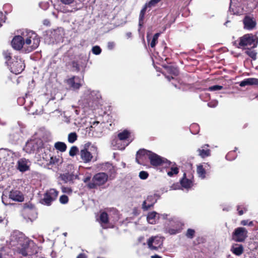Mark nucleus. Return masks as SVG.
<instances>
[{
  "label": "nucleus",
  "instance_id": "1",
  "mask_svg": "<svg viewBox=\"0 0 258 258\" xmlns=\"http://www.w3.org/2000/svg\"><path fill=\"white\" fill-rule=\"evenodd\" d=\"M145 158L149 159L151 164L153 166H164L165 164H170L169 161L166 159L151 151L142 149L137 153L136 161L139 164H142V160Z\"/></svg>",
  "mask_w": 258,
  "mask_h": 258
},
{
  "label": "nucleus",
  "instance_id": "2",
  "mask_svg": "<svg viewBox=\"0 0 258 258\" xmlns=\"http://www.w3.org/2000/svg\"><path fill=\"white\" fill-rule=\"evenodd\" d=\"M24 38L25 47L28 52H31L36 49L40 43V38L34 31L30 30H24L21 33Z\"/></svg>",
  "mask_w": 258,
  "mask_h": 258
},
{
  "label": "nucleus",
  "instance_id": "3",
  "mask_svg": "<svg viewBox=\"0 0 258 258\" xmlns=\"http://www.w3.org/2000/svg\"><path fill=\"white\" fill-rule=\"evenodd\" d=\"M97 147L90 143H86L84 148L80 151L79 155L81 160L85 163L91 162L93 159L96 160L98 156Z\"/></svg>",
  "mask_w": 258,
  "mask_h": 258
},
{
  "label": "nucleus",
  "instance_id": "4",
  "mask_svg": "<svg viewBox=\"0 0 258 258\" xmlns=\"http://www.w3.org/2000/svg\"><path fill=\"white\" fill-rule=\"evenodd\" d=\"M101 98V96L99 91L87 89L84 91L80 102L84 105L85 107L88 106L92 107L94 104H96Z\"/></svg>",
  "mask_w": 258,
  "mask_h": 258
},
{
  "label": "nucleus",
  "instance_id": "5",
  "mask_svg": "<svg viewBox=\"0 0 258 258\" xmlns=\"http://www.w3.org/2000/svg\"><path fill=\"white\" fill-rule=\"evenodd\" d=\"M17 157V154L13 151L7 149L0 150V163L3 169L9 170L13 167L14 164V158Z\"/></svg>",
  "mask_w": 258,
  "mask_h": 258
},
{
  "label": "nucleus",
  "instance_id": "6",
  "mask_svg": "<svg viewBox=\"0 0 258 258\" xmlns=\"http://www.w3.org/2000/svg\"><path fill=\"white\" fill-rule=\"evenodd\" d=\"M258 43V38L252 34H247L240 38L238 47L243 49L254 48Z\"/></svg>",
  "mask_w": 258,
  "mask_h": 258
},
{
  "label": "nucleus",
  "instance_id": "7",
  "mask_svg": "<svg viewBox=\"0 0 258 258\" xmlns=\"http://www.w3.org/2000/svg\"><path fill=\"white\" fill-rule=\"evenodd\" d=\"M108 175L104 172H100L94 175L91 182L87 186L90 189L96 188L98 186L104 185L108 180Z\"/></svg>",
  "mask_w": 258,
  "mask_h": 258
},
{
  "label": "nucleus",
  "instance_id": "8",
  "mask_svg": "<svg viewBox=\"0 0 258 258\" xmlns=\"http://www.w3.org/2000/svg\"><path fill=\"white\" fill-rule=\"evenodd\" d=\"M8 66L11 72L16 75L20 74L25 67L24 60L19 56H15Z\"/></svg>",
  "mask_w": 258,
  "mask_h": 258
},
{
  "label": "nucleus",
  "instance_id": "9",
  "mask_svg": "<svg viewBox=\"0 0 258 258\" xmlns=\"http://www.w3.org/2000/svg\"><path fill=\"white\" fill-rule=\"evenodd\" d=\"M22 215L25 219L33 221L37 217V212L34 206L30 203L24 204Z\"/></svg>",
  "mask_w": 258,
  "mask_h": 258
},
{
  "label": "nucleus",
  "instance_id": "10",
  "mask_svg": "<svg viewBox=\"0 0 258 258\" xmlns=\"http://www.w3.org/2000/svg\"><path fill=\"white\" fill-rule=\"evenodd\" d=\"M12 200L14 201L22 202L24 200V197L22 193L18 190H12L9 194V198L5 196L4 194L2 197V202L5 205H8L10 203H8L9 200Z\"/></svg>",
  "mask_w": 258,
  "mask_h": 258
},
{
  "label": "nucleus",
  "instance_id": "11",
  "mask_svg": "<svg viewBox=\"0 0 258 258\" xmlns=\"http://www.w3.org/2000/svg\"><path fill=\"white\" fill-rule=\"evenodd\" d=\"M247 237V230L244 227H238L236 228L232 234V239L238 242L245 241Z\"/></svg>",
  "mask_w": 258,
  "mask_h": 258
},
{
  "label": "nucleus",
  "instance_id": "12",
  "mask_svg": "<svg viewBox=\"0 0 258 258\" xmlns=\"http://www.w3.org/2000/svg\"><path fill=\"white\" fill-rule=\"evenodd\" d=\"M58 192L54 188L48 190L44 194L41 203L46 206H50L58 196Z\"/></svg>",
  "mask_w": 258,
  "mask_h": 258
},
{
  "label": "nucleus",
  "instance_id": "13",
  "mask_svg": "<svg viewBox=\"0 0 258 258\" xmlns=\"http://www.w3.org/2000/svg\"><path fill=\"white\" fill-rule=\"evenodd\" d=\"M163 238L159 236H152L147 241L149 248L151 250H157L161 248L163 244Z\"/></svg>",
  "mask_w": 258,
  "mask_h": 258
},
{
  "label": "nucleus",
  "instance_id": "14",
  "mask_svg": "<svg viewBox=\"0 0 258 258\" xmlns=\"http://www.w3.org/2000/svg\"><path fill=\"white\" fill-rule=\"evenodd\" d=\"M97 167L100 170L107 172L110 179L115 178L116 169L112 164L109 162L100 163L98 164Z\"/></svg>",
  "mask_w": 258,
  "mask_h": 258
},
{
  "label": "nucleus",
  "instance_id": "15",
  "mask_svg": "<svg viewBox=\"0 0 258 258\" xmlns=\"http://www.w3.org/2000/svg\"><path fill=\"white\" fill-rule=\"evenodd\" d=\"M24 238L22 237V235L21 236L19 237V239L18 240V245H20L21 246V248H19V252L21 253L23 256H26L28 254H31V253H29V245L30 244H28V240H25V241H24Z\"/></svg>",
  "mask_w": 258,
  "mask_h": 258
},
{
  "label": "nucleus",
  "instance_id": "16",
  "mask_svg": "<svg viewBox=\"0 0 258 258\" xmlns=\"http://www.w3.org/2000/svg\"><path fill=\"white\" fill-rule=\"evenodd\" d=\"M40 146L38 144V141L36 140H32L28 141L23 150L27 153L31 154L34 153L36 150L39 149Z\"/></svg>",
  "mask_w": 258,
  "mask_h": 258
},
{
  "label": "nucleus",
  "instance_id": "17",
  "mask_svg": "<svg viewBox=\"0 0 258 258\" xmlns=\"http://www.w3.org/2000/svg\"><path fill=\"white\" fill-rule=\"evenodd\" d=\"M243 23L245 29L251 31L255 28L256 21L255 19L252 16H246L243 20Z\"/></svg>",
  "mask_w": 258,
  "mask_h": 258
},
{
  "label": "nucleus",
  "instance_id": "18",
  "mask_svg": "<svg viewBox=\"0 0 258 258\" xmlns=\"http://www.w3.org/2000/svg\"><path fill=\"white\" fill-rule=\"evenodd\" d=\"M12 46L16 50H20L25 47L24 38L21 35L15 36L12 40Z\"/></svg>",
  "mask_w": 258,
  "mask_h": 258
},
{
  "label": "nucleus",
  "instance_id": "19",
  "mask_svg": "<svg viewBox=\"0 0 258 258\" xmlns=\"http://www.w3.org/2000/svg\"><path fill=\"white\" fill-rule=\"evenodd\" d=\"M210 168L208 163H204L197 165V172L200 178L203 179L206 178V171Z\"/></svg>",
  "mask_w": 258,
  "mask_h": 258
},
{
  "label": "nucleus",
  "instance_id": "20",
  "mask_svg": "<svg viewBox=\"0 0 258 258\" xmlns=\"http://www.w3.org/2000/svg\"><path fill=\"white\" fill-rule=\"evenodd\" d=\"M67 84L73 90L79 89L81 86V79L76 76H74L67 80Z\"/></svg>",
  "mask_w": 258,
  "mask_h": 258
},
{
  "label": "nucleus",
  "instance_id": "21",
  "mask_svg": "<svg viewBox=\"0 0 258 258\" xmlns=\"http://www.w3.org/2000/svg\"><path fill=\"white\" fill-rule=\"evenodd\" d=\"M30 162L25 158H21L17 161V169L21 172H25L29 169Z\"/></svg>",
  "mask_w": 258,
  "mask_h": 258
},
{
  "label": "nucleus",
  "instance_id": "22",
  "mask_svg": "<svg viewBox=\"0 0 258 258\" xmlns=\"http://www.w3.org/2000/svg\"><path fill=\"white\" fill-rule=\"evenodd\" d=\"M209 146L208 144H205L202 146L201 148L197 150L199 156L202 158H205L206 157L211 156V150L208 149Z\"/></svg>",
  "mask_w": 258,
  "mask_h": 258
},
{
  "label": "nucleus",
  "instance_id": "23",
  "mask_svg": "<svg viewBox=\"0 0 258 258\" xmlns=\"http://www.w3.org/2000/svg\"><path fill=\"white\" fill-rule=\"evenodd\" d=\"M170 164H165L164 166L169 168V169L167 171V175L172 177L174 175H176L179 172V169L174 163H172L169 161Z\"/></svg>",
  "mask_w": 258,
  "mask_h": 258
},
{
  "label": "nucleus",
  "instance_id": "24",
  "mask_svg": "<svg viewBox=\"0 0 258 258\" xmlns=\"http://www.w3.org/2000/svg\"><path fill=\"white\" fill-rule=\"evenodd\" d=\"M112 145L114 149L123 150L126 146L128 145V143L127 141H122L120 139L117 138L114 139L112 141Z\"/></svg>",
  "mask_w": 258,
  "mask_h": 258
},
{
  "label": "nucleus",
  "instance_id": "25",
  "mask_svg": "<svg viewBox=\"0 0 258 258\" xmlns=\"http://www.w3.org/2000/svg\"><path fill=\"white\" fill-rule=\"evenodd\" d=\"M230 250L234 254L240 256L244 251V247L241 244L233 243L231 246Z\"/></svg>",
  "mask_w": 258,
  "mask_h": 258
},
{
  "label": "nucleus",
  "instance_id": "26",
  "mask_svg": "<svg viewBox=\"0 0 258 258\" xmlns=\"http://www.w3.org/2000/svg\"><path fill=\"white\" fill-rule=\"evenodd\" d=\"M156 202V200H154V197L153 196L148 197L146 200L144 201L142 208L144 210H147Z\"/></svg>",
  "mask_w": 258,
  "mask_h": 258
},
{
  "label": "nucleus",
  "instance_id": "27",
  "mask_svg": "<svg viewBox=\"0 0 258 258\" xmlns=\"http://www.w3.org/2000/svg\"><path fill=\"white\" fill-rule=\"evenodd\" d=\"M160 218L159 214L156 212H151L148 213L147 217V221L151 224H155L158 219Z\"/></svg>",
  "mask_w": 258,
  "mask_h": 258
},
{
  "label": "nucleus",
  "instance_id": "28",
  "mask_svg": "<svg viewBox=\"0 0 258 258\" xmlns=\"http://www.w3.org/2000/svg\"><path fill=\"white\" fill-rule=\"evenodd\" d=\"M258 79L255 78H247L240 83V86L244 87L247 85H257Z\"/></svg>",
  "mask_w": 258,
  "mask_h": 258
},
{
  "label": "nucleus",
  "instance_id": "29",
  "mask_svg": "<svg viewBox=\"0 0 258 258\" xmlns=\"http://www.w3.org/2000/svg\"><path fill=\"white\" fill-rule=\"evenodd\" d=\"M180 183L183 187L186 189L190 188L192 185V181L186 178V174L185 173L183 174V178L180 180Z\"/></svg>",
  "mask_w": 258,
  "mask_h": 258
},
{
  "label": "nucleus",
  "instance_id": "30",
  "mask_svg": "<svg viewBox=\"0 0 258 258\" xmlns=\"http://www.w3.org/2000/svg\"><path fill=\"white\" fill-rule=\"evenodd\" d=\"M54 147L55 149L60 152H64L67 149V146L63 142H57L55 143Z\"/></svg>",
  "mask_w": 258,
  "mask_h": 258
},
{
  "label": "nucleus",
  "instance_id": "31",
  "mask_svg": "<svg viewBox=\"0 0 258 258\" xmlns=\"http://www.w3.org/2000/svg\"><path fill=\"white\" fill-rule=\"evenodd\" d=\"M129 135L130 133L127 131L124 130L118 134V139L122 141H126V140L128 138Z\"/></svg>",
  "mask_w": 258,
  "mask_h": 258
},
{
  "label": "nucleus",
  "instance_id": "32",
  "mask_svg": "<svg viewBox=\"0 0 258 258\" xmlns=\"http://www.w3.org/2000/svg\"><path fill=\"white\" fill-rule=\"evenodd\" d=\"M3 55L6 60V63L8 65L10 63V62H12L13 60L11 53L8 51H4L3 52Z\"/></svg>",
  "mask_w": 258,
  "mask_h": 258
},
{
  "label": "nucleus",
  "instance_id": "33",
  "mask_svg": "<svg viewBox=\"0 0 258 258\" xmlns=\"http://www.w3.org/2000/svg\"><path fill=\"white\" fill-rule=\"evenodd\" d=\"M100 220L101 224H106L108 221V215L106 212H102L100 216Z\"/></svg>",
  "mask_w": 258,
  "mask_h": 258
},
{
  "label": "nucleus",
  "instance_id": "34",
  "mask_svg": "<svg viewBox=\"0 0 258 258\" xmlns=\"http://www.w3.org/2000/svg\"><path fill=\"white\" fill-rule=\"evenodd\" d=\"M167 72L171 75L176 76L178 74V71L177 68L172 67H167Z\"/></svg>",
  "mask_w": 258,
  "mask_h": 258
},
{
  "label": "nucleus",
  "instance_id": "35",
  "mask_svg": "<svg viewBox=\"0 0 258 258\" xmlns=\"http://www.w3.org/2000/svg\"><path fill=\"white\" fill-rule=\"evenodd\" d=\"M248 48H246V50L245 51V53H246L248 56L253 58V59H256V53L254 50H252Z\"/></svg>",
  "mask_w": 258,
  "mask_h": 258
},
{
  "label": "nucleus",
  "instance_id": "36",
  "mask_svg": "<svg viewBox=\"0 0 258 258\" xmlns=\"http://www.w3.org/2000/svg\"><path fill=\"white\" fill-rule=\"evenodd\" d=\"M77 139V135L76 133H71L68 135V141L71 143H73Z\"/></svg>",
  "mask_w": 258,
  "mask_h": 258
},
{
  "label": "nucleus",
  "instance_id": "37",
  "mask_svg": "<svg viewBox=\"0 0 258 258\" xmlns=\"http://www.w3.org/2000/svg\"><path fill=\"white\" fill-rule=\"evenodd\" d=\"M78 152V148L76 146H73L70 150L69 155L70 156L73 157L75 156Z\"/></svg>",
  "mask_w": 258,
  "mask_h": 258
},
{
  "label": "nucleus",
  "instance_id": "38",
  "mask_svg": "<svg viewBox=\"0 0 258 258\" xmlns=\"http://www.w3.org/2000/svg\"><path fill=\"white\" fill-rule=\"evenodd\" d=\"M229 11L231 12L233 14L235 15H240L242 13L241 11H239V10H234L233 8H232V0H231L230 2V6L229 8Z\"/></svg>",
  "mask_w": 258,
  "mask_h": 258
},
{
  "label": "nucleus",
  "instance_id": "39",
  "mask_svg": "<svg viewBox=\"0 0 258 258\" xmlns=\"http://www.w3.org/2000/svg\"><path fill=\"white\" fill-rule=\"evenodd\" d=\"M195 231L194 229H188L186 233V236L188 238L191 239L195 235Z\"/></svg>",
  "mask_w": 258,
  "mask_h": 258
},
{
  "label": "nucleus",
  "instance_id": "40",
  "mask_svg": "<svg viewBox=\"0 0 258 258\" xmlns=\"http://www.w3.org/2000/svg\"><path fill=\"white\" fill-rule=\"evenodd\" d=\"M92 51L95 55H99L101 52V49L98 46H95L92 47Z\"/></svg>",
  "mask_w": 258,
  "mask_h": 258
},
{
  "label": "nucleus",
  "instance_id": "41",
  "mask_svg": "<svg viewBox=\"0 0 258 258\" xmlns=\"http://www.w3.org/2000/svg\"><path fill=\"white\" fill-rule=\"evenodd\" d=\"M161 0H151L149 3H146V5L150 8L154 7L155 5L160 2Z\"/></svg>",
  "mask_w": 258,
  "mask_h": 258
},
{
  "label": "nucleus",
  "instance_id": "42",
  "mask_svg": "<svg viewBox=\"0 0 258 258\" xmlns=\"http://www.w3.org/2000/svg\"><path fill=\"white\" fill-rule=\"evenodd\" d=\"M139 177L142 179H146L148 178L149 174L147 172L142 171L139 173Z\"/></svg>",
  "mask_w": 258,
  "mask_h": 258
},
{
  "label": "nucleus",
  "instance_id": "43",
  "mask_svg": "<svg viewBox=\"0 0 258 258\" xmlns=\"http://www.w3.org/2000/svg\"><path fill=\"white\" fill-rule=\"evenodd\" d=\"M223 87L220 85H214L209 88V90L211 91H215L222 89Z\"/></svg>",
  "mask_w": 258,
  "mask_h": 258
},
{
  "label": "nucleus",
  "instance_id": "44",
  "mask_svg": "<svg viewBox=\"0 0 258 258\" xmlns=\"http://www.w3.org/2000/svg\"><path fill=\"white\" fill-rule=\"evenodd\" d=\"M59 202L62 204H67L68 202V197L66 195L60 196Z\"/></svg>",
  "mask_w": 258,
  "mask_h": 258
},
{
  "label": "nucleus",
  "instance_id": "45",
  "mask_svg": "<svg viewBox=\"0 0 258 258\" xmlns=\"http://www.w3.org/2000/svg\"><path fill=\"white\" fill-rule=\"evenodd\" d=\"M145 15L140 13L139 16V26L141 27L144 23V19Z\"/></svg>",
  "mask_w": 258,
  "mask_h": 258
},
{
  "label": "nucleus",
  "instance_id": "46",
  "mask_svg": "<svg viewBox=\"0 0 258 258\" xmlns=\"http://www.w3.org/2000/svg\"><path fill=\"white\" fill-rule=\"evenodd\" d=\"M241 224L242 225H249L251 226L253 225V223L252 221L248 222V220H242L241 221Z\"/></svg>",
  "mask_w": 258,
  "mask_h": 258
},
{
  "label": "nucleus",
  "instance_id": "47",
  "mask_svg": "<svg viewBox=\"0 0 258 258\" xmlns=\"http://www.w3.org/2000/svg\"><path fill=\"white\" fill-rule=\"evenodd\" d=\"M218 104L217 101L214 100L213 101H212L208 104V106L210 107H215L217 106Z\"/></svg>",
  "mask_w": 258,
  "mask_h": 258
},
{
  "label": "nucleus",
  "instance_id": "48",
  "mask_svg": "<svg viewBox=\"0 0 258 258\" xmlns=\"http://www.w3.org/2000/svg\"><path fill=\"white\" fill-rule=\"evenodd\" d=\"M168 232L170 234H175L179 232V230L177 229H171L170 228L168 229Z\"/></svg>",
  "mask_w": 258,
  "mask_h": 258
},
{
  "label": "nucleus",
  "instance_id": "49",
  "mask_svg": "<svg viewBox=\"0 0 258 258\" xmlns=\"http://www.w3.org/2000/svg\"><path fill=\"white\" fill-rule=\"evenodd\" d=\"M115 46V44L113 42H109L107 44V48L109 50L112 49Z\"/></svg>",
  "mask_w": 258,
  "mask_h": 258
},
{
  "label": "nucleus",
  "instance_id": "50",
  "mask_svg": "<svg viewBox=\"0 0 258 258\" xmlns=\"http://www.w3.org/2000/svg\"><path fill=\"white\" fill-rule=\"evenodd\" d=\"M157 40L153 38V39L151 42V43H150L151 47L152 48L154 47L157 43Z\"/></svg>",
  "mask_w": 258,
  "mask_h": 258
},
{
  "label": "nucleus",
  "instance_id": "51",
  "mask_svg": "<svg viewBox=\"0 0 258 258\" xmlns=\"http://www.w3.org/2000/svg\"><path fill=\"white\" fill-rule=\"evenodd\" d=\"M3 15L2 12H0V27L2 26V23L5 22V17L3 18Z\"/></svg>",
  "mask_w": 258,
  "mask_h": 258
},
{
  "label": "nucleus",
  "instance_id": "52",
  "mask_svg": "<svg viewBox=\"0 0 258 258\" xmlns=\"http://www.w3.org/2000/svg\"><path fill=\"white\" fill-rule=\"evenodd\" d=\"M244 211H243L242 210H240V206H237V211H238V213H239V215H242L244 213V212L247 211V209H246L245 208H244Z\"/></svg>",
  "mask_w": 258,
  "mask_h": 258
},
{
  "label": "nucleus",
  "instance_id": "53",
  "mask_svg": "<svg viewBox=\"0 0 258 258\" xmlns=\"http://www.w3.org/2000/svg\"><path fill=\"white\" fill-rule=\"evenodd\" d=\"M74 0H60V1L64 4L69 5L72 3Z\"/></svg>",
  "mask_w": 258,
  "mask_h": 258
},
{
  "label": "nucleus",
  "instance_id": "54",
  "mask_svg": "<svg viewBox=\"0 0 258 258\" xmlns=\"http://www.w3.org/2000/svg\"><path fill=\"white\" fill-rule=\"evenodd\" d=\"M148 8H149V7L145 4V6H144L143 8L141 10L140 13L145 15L146 11Z\"/></svg>",
  "mask_w": 258,
  "mask_h": 258
},
{
  "label": "nucleus",
  "instance_id": "55",
  "mask_svg": "<svg viewBox=\"0 0 258 258\" xmlns=\"http://www.w3.org/2000/svg\"><path fill=\"white\" fill-rule=\"evenodd\" d=\"M62 190L63 192L70 193L72 192L71 189L68 187H62Z\"/></svg>",
  "mask_w": 258,
  "mask_h": 258
},
{
  "label": "nucleus",
  "instance_id": "56",
  "mask_svg": "<svg viewBox=\"0 0 258 258\" xmlns=\"http://www.w3.org/2000/svg\"><path fill=\"white\" fill-rule=\"evenodd\" d=\"M62 120L67 123H69L70 122V117H67L66 116H63V119Z\"/></svg>",
  "mask_w": 258,
  "mask_h": 258
},
{
  "label": "nucleus",
  "instance_id": "57",
  "mask_svg": "<svg viewBox=\"0 0 258 258\" xmlns=\"http://www.w3.org/2000/svg\"><path fill=\"white\" fill-rule=\"evenodd\" d=\"M58 160L57 159H56V157H51L50 158V163H52V164H54L55 162H57V161Z\"/></svg>",
  "mask_w": 258,
  "mask_h": 258
},
{
  "label": "nucleus",
  "instance_id": "58",
  "mask_svg": "<svg viewBox=\"0 0 258 258\" xmlns=\"http://www.w3.org/2000/svg\"><path fill=\"white\" fill-rule=\"evenodd\" d=\"M179 185L177 184H173L170 187V189L172 190H176L178 188Z\"/></svg>",
  "mask_w": 258,
  "mask_h": 258
},
{
  "label": "nucleus",
  "instance_id": "59",
  "mask_svg": "<svg viewBox=\"0 0 258 258\" xmlns=\"http://www.w3.org/2000/svg\"><path fill=\"white\" fill-rule=\"evenodd\" d=\"M91 179V177L90 176H87V177H86L84 178L83 179V181L85 182V183H87L88 182H89Z\"/></svg>",
  "mask_w": 258,
  "mask_h": 258
},
{
  "label": "nucleus",
  "instance_id": "60",
  "mask_svg": "<svg viewBox=\"0 0 258 258\" xmlns=\"http://www.w3.org/2000/svg\"><path fill=\"white\" fill-rule=\"evenodd\" d=\"M77 258H86V256L84 253H80Z\"/></svg>",
  "mask_w": 258,
  "mask_h": 258
},
{
  "label": "nucleus",
  "instance_id": "61",
  "mask_svg": "<svg viewBox=\"0 0 258 258\" xmlns=\"http://www.w3.org/2000/svg\"><path fill=\"white\" fill-rule=\"evenodd\" d=\"M159 35H160V33H156V34L154 35V36H153V38H154L156 39V40H158V37H159Z\"/></svg>",
  "mask_w": 258,
  "mask_h": 258
},
{
  "label": "nucleus",
  "instance_id": "62",
  "mask_svg": "<svg viewBox=\"0 0 258 258\" xmlns=\"http://www.w3.org/2000/svg\"><path fill=\"white\" fill-rule=\"evenodd\" d=\"M5 219V215L0 216V223H2V222H3Z\"/></svg>",
  "mask_w": 258,
  "mask_h": 258
},
{
  "label": "nucleus",
  "instance_id": "63",
  "mask_svg": "<svg viewBox=\"0 0 258 258\" xmlns=\"http://www.w3.org/2000/svg\"><path fill=\"white\" fill-rule=\"evenodd\" d=\"M165 77L167 78V79L168 80V81H170L171 79H174V77L173 76H166Z\"/></svg>",
  "mask_w": 258,
  "mask_h": 258
},
{
  "label": "nucleus",
  "instance_id": "64",
  "mask_svg": "<svg viewBox=\"0 0 258 258\" xmlns=\"http://www.w3.org/2000/svg\"><path fill=\"white\" fill-rule=\"evenodd\" d=\"M151 258H162L160 256L155 254L154 255L151 256Z\"/></svg>",
  "mask_w": 258,
  "mask_h": 258
}]
</instances>
